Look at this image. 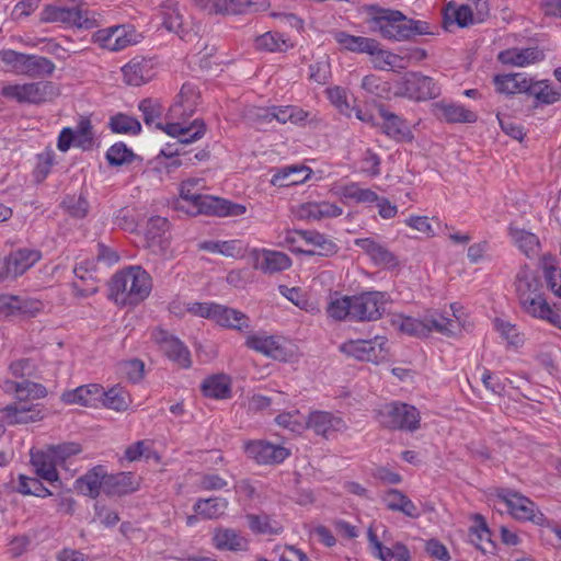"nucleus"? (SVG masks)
Listing matches in <instances>:
<instances>
[{
    "mask_svg": "<svg viewBox=\"0 0 561 561\" xmlns=\"http://www.w3.org/2000/svg\"><path fill=\"white\" fill-rule=\"evenodd\" d=\"M201 183L198 179L183 181L180 187V197L175 201L174 207L190 216L201 214L214 215L220 217H237L245 213L244 205L232 203L230 201L203 195L196 186Z\"/></svg>",
    "mask_w": 561,
    "mask_h": 561,
    "instance_id": "nucleus-1",
    "label": "nucleus"
},
{
    "mask_svg": "<svg viewBox=\"0 0 561 561\" xmlns=\"http://www.w3.org/2000/svg\"><path fill=\"white\" fill-rule=\"evenodd\" d=\"M151 288L150 275L141 266H129L112 277L110 298L121 306H135L149 296Z\"/></svg>",
    "mask_w": 561,
    "mask_h": 561,
    "instance_id": "nucleus-2",
    "label": "nucleus"
},
{
    "mask_svg": "<svg viewBox=\"0 0 561 561\" xmlns=\"http://www.w3.org/2000/svg\"><path fill=\"white\" fill-rule=\"evenodd\" d=\"M369 27L383 38L393 41H405L416 35L432 34L427 22L409 19L400 11L392 10H380L369 21Z\"/></svg>",
    "mask_w": 561,
    "mask_h": 561,
    "instance_id": "nucleus-3",
    "label": "nucleus"
},
{
    "mask_svg": "<svg viewBox=\"0 0 561 561\" xmlns=\"http://www.w3.org/2000/svg\"><path fill=\"white\" fill-rule=\"evenodd\" d=\"M378 422L388 430L415 432L420 428V411L411 404L393 401L377 411Z\"/></svg>",
    "mask_w": 561,
    "mask_h": 561,
    "instance_id": "nucleus-4",
    "label": "nucleus"
},
{
    "mask_svg": "<svg viewBox=\"0 0 561 561\" xmlns=\"http://www.w3.org/2000/svg\"><path fill=\"white\" fill-rule=\"evenodd\" d=\"M1 94L19 103L41 104L59 95V89L50 81H36L23 84H7Z\"/></svg>",
    "mask_w": 561,
    "mask_h": 561,
    "instance_id": "nucleus-5",
    "label": "nucleus"
},
{
    "mask_svg": "<svg viewBox=\"0 0 561 561\" xmlns=\"http://www.w3.org/2000/svg\"><path fill=\"white\" fill-rule=\"evenodd\" d=\"M439 87L430 77L416 72L407 73L394 84V95L415 101H426L438 96Z\"/></svg>",
    "mask_w": 561,
    "mask_h": 561,
    "instance_id": "nucleus-6",
    "label": "nucleus"
},
{
    "mask_svg": "<svg viewBox=\"0 0 561 561\" xmlns=\"http://www.w3.org/2000/svg\"><path fill=\"white\" fill-rule=\"evenodd\" d=\"M46 22H60L71 24L79 28L90 30L96 26V19L92 12L82 4L48 5L43 12Z\"/></svg>",
    "mask_w": 561,
    "mask_h": 561,
    "instance_id": "nucleus-7",
    "label": "nucleus"
},
{
    "mask_svg": "<svg viewBox=\"0 0 561 561\" xmlns=\"http://www.w3.org/2000/svg\"><path fill=\"white\" fill-rule=\"evenodd\" d=\"M386 339L348 340L339 346L341 353L357 360L378 363L387 357Z\"/></svg>",
    "mask_w": 561,
    "mask_h": 561,
    "instance_id": "nucleus-8",
    "label": "nucleus"
},
{
    "mask_svg": "<svg viewBox=\"0 0 561 561\" xmlns=\"http://www.w3.org/2000/svg\"><path fill=\"white\" fill-rule=\"evenodd\" d=\"M386 296L380 291H367L352 296V319L376 321L385 311Z\"/></svg>",
    "mask_w": 561,
    "mask_h": 561,
    "instance_id": "nucleus-9",
    "label": "nucleus"
},
{
    "mask_svg": "<svg viewBox=\"0 0 561 561\" xmlns=\"http://www.w3.org/2000/svg\"><path fill=\"white\" fill-rule=\"evenodd\" d=\"M306 426L308 430L313 431L316 435L325 439L348 430L346 421L340 414L320 410H314L309 413L306 420Z\"/></svg>",
    "mask_w": 561,
    "mask_h": 561,
    "instance_id": "nucleus-10",
    "label": "nucleus"
},
{
    "mask_svg": "<svg viewBox=\"0 0 561 561\" xmlns=\"http://www.w3.org/2000/svg\"><path fill=\"white\" fill-rule=\"evenodd\" d=\"M90 150L94 145V134L91 121L81 117L76 129L65 127L58 137L57 147L60 151L66 152L71 146Z\"/></svg>",
    "mask_w": 561,
    "mask_h": 561,
    "instance_id": "nucleus-11",
    "label": "nucleus"
},
{
    "mask_svg": "<svg viewBox=\"0 0 561 561\" xmlns=\"http://www.w3.org/2000/svg\"><path fill=\"white\" fill-rule=\"evenodd\" d=\"M499 499L505 503L512 516L519 520H531L541 524L545 519L541 512H537L536 505L528 497L506 490L499 494Z\"/></svg>",
    "mask_w": 561,
    "mask_h": 561,
    "instance_id": "nucleus-12",
    "label": "nucleus"
},
{
    "mask_svg": "<svg viewBox=\"0 0 561 561\" xmlns=\"http://www.w3.org/2000/svg\"><path fill=\"white\" fill-rule=\"evenodd\" d=\"M247 456L260 465H277L289 457V449L267 440H249L244 444Z\"/></svg>",
    "mask_w": 561,
    "mask_h": 561,
    "instance_id": "nucleus-13",
    "label": "nucleus"
},
{
    "mask_svg": "<svg viewBox=\"0 0 561 561\" xmlns=\"http://www.w3.org/2000/svg\"><path fill=\"white\" fill-rule=\"evenodd\" d=\"M41 259L36 250L20 249L0 261V280L16 278L32 267Z\"/></svg>",
    "mask_w": 561,
    "mask_h": 561,
    "instance_id": "nucleus-14",
    "label": "nucleus"
},
{
    "mask_svg": "<svg viewBox=\"0 0 561 561\" xmlns=\"http://www.w3.org/2000/svg\"><path fill=\"white\" fill-rule=\"evenodd\" d=\"M152 336L169 359L183 368L192 365L190 351L176 336L162 329H157Z\"/></svg>",
    "mask_w": 561,
    "mask_h": 561,
    "instance_id": "nucleus-15",
    "label": "nucleus"
},
{
    "mask_svg": "<svg viewBox=\"0 0 561 561\" xmlns=\"http://www.w3.org/2000/svg\"><path fill=\"white\" fill-rule=\"evenodd\" d=\"M382 123L378 124L381 131L398 142H411L414 138L408 123L390 112L383 104L377 106Z\"/></svg>",
    "mask_w": 561,
    "mask_h": 561,
    "instance_id": "nucleus-16",
    "label": "nucleus"
},
{
    "mask_svg": "<svg viewBox=\"0 0 561 561\" xmlns=\"http://www.w3.org/2000/svg\"><path fill=\"white\" fill-rule=\"evenodd\" d=\"M201 93L191 83H184L169 110L170 118L185 121L190 118L199 104Z\"/></svg>",
    "mask_w": 561,
    "mask_h": 561,
    "instance_id": "nucleus-17",
    "label": "nucleus"
},
{
    "mask_svg": "<svg viewBox=\"0 0 561 561\" xmlns=\"http://www.w3.org/2000/svg\"><path fill=\"white\" fill-rule=\"evenodd\" d=\"M245 345L276 360H287L290 356L282 337L254 334L247 337Z\"/></svg>",
    "mask_w": 561,
    "mask_h": 561,
    "instance_id": "nucleus-18",
    "label": "nucleus"
},
{
    "mask_svg": "<svg viewBox=\"0 0 561 561\" xmlns=\"http://www.w3.org/2000/svg\"><path fill=\"white\" fill-rule=\"evenodd\" d=\"M434 115L449 124H472L478 121V115L463 105L453 102H436L432 105Z\"/></svg>",
    "mask_w": 561,
    "mask_h": 561,
    "instance_id": "nucleus-19",
    "label": "nucleus"
},
{
    "mask_svg": "<svg viewBox=\"0 0 561 561\" xmlns=\"http://www.w3.org/2000/svg\"><path fill=\"white\" fill-rule=\"evenodd\" d=\"M124 81L128 85L139 87L154 77L153 64L144 57L133 58L122 68Z\"/></svg>",
    "mask_w": 561,
    "mask_h": 561,
    "instance_id": "nucleus-20",
    "label": "nucleus"
},
{
    "mask_svg": "<svg viewBox=\"0 0 561 561\" xmlns=\"http://www.w3.org/2000/svg\"><path fill=\"white\" fill-rule=\"evenodd\" d=\"M514 287L518 301L526 299L531 295L539 294L543 290V286L538 273L530 268L527 264L520 266L516 273Z\"/></svg>",
    "mask_w": 561,
    "mask_h": 561,
    "instance_id": "nucleus-21",
    "label": "nucleus"
},
{
    "mask_svg": "<svg viewBox=\"0 0 561 561\" xmlns=\"http://www.w3.org/2000/svg\"><path fill=\"white\" fill-rule=\"evenodd\" d=\"M0 419L8 424L30 423L42 419L41 411L26 401H19L0 410Z\"/></svg>",
    "mask_w": 561,
    "mask_h": 561,
    "instance_id": "nucleus-22",
    "label": "nucleus"
},
{
    "mask_svg": "<svg viewBox=\"0 0 561 561\" xmlns=\"http://www.w3.org/2000/svg\"><path fill=\"white\" fill-rule=\"evenodd\" d=\"M139 489V481L131 472L106 474L103 481V493L108 496H123Z\"/></svg>",
    "mask_w": 561,
    "mask_h": 561,
    "instance_id": "nucleus-23",
    "label": "nucleus"
},
{
    "mask_svg": "<svg viewBox=\"0 0 561 561\" xmlns=\"http://www.w3.org/2000/svg\"><path fill=\"white\" fill-rule=\"evenodd\" d=\"M102 387L96 383L80 386L62 393L61 400L66 404L94 407L101 400Z\"/></svg>",
    "mask_w": 561,
    "mask_h": 561,
    "instance_id": "nucleus-24",
    "label": "nucleus"
},
{
    "mask_svg": "<svg viewBox=\"0 0 561 561\" xmlns=\"http://www.w3.org/2000/svg\"><path fill=\"white\" fill-rule=\"evenodd\" d=\"M355 244L359 247L367 255H369V257L377 265H383L388 267H396L398 265L396 255L386 247L376 242L374 239H356Z\"/></svg>",
    "mask_w": 561,
    "mask_h": 561,
    "instance_id": "nucleus-25",
    "label": "nucleus"
},
{
    "mask_svg": "<svg viewBox=\"0 0 561 561\" xmlns=\"http://www.w3.org/2000/svg\"><path fill=\"white\" fill-rule=\"evenodd\" d=\"M332 35L336 43L351 51L367 53L370 55L380 51L378 42L373 38L354 36L342 31H335Z\"/></svg>",
    "mask_w": 561,
    "mask_h": 561,
    "instance_id": "nucleus-26",
    "label": "nucleus"
},
{
    "mask_svg": "<svg viewBox=\"0 0 561 561\" xmlns=\"http://www.w3.org/2000/svg\"><path fill=\"white\" fill-rule=\"evenodd\" d=\"M290 257L283 253L272 250H263L256 257L255 268L265 274H274L289 268Z\"/></svg>",
    "mask_w": 561,
    "mask_h": 561,
    "instance_id": "nucleus-27",
    "label": "nucleus"
},
{
    "mask_svg": "<svg viewBox=\"0 0 561 561\" xmlns=\"http://www.w3.org/2000/svg\"><path fill=\"white\" fill-rule=\"evenodd\" d=\"M103 481L105 470L102 466H96L76 480V489L83 495L95 499L103 491Z\"/></svg>",
    "mask_w": 561,
    "mask_h": 561,
    "instance_id": "nucleus-28",
    "label": "nucleus"
},
{
    "mask_svg": "<svg viewBox=\"0 0 561 561\" xmlns=\"http://www.w3.org/2000/svg\"><path fill=\"white\" fill-rule=\"evenodd\" d=\"M311 174V170L305 165H290L278 170L271 180L273 185L284 187L305 182Z\"/></svg>",
    "mask_w": 561,
    "mask_h": 561,
    "instance_id": "nucleus-29",
    "label": "nucleus"
},
{
    "mask_svg": "<svg viewBox=\"0 0 561 561\" xmlns=\"http://www.w3.org/2000/svg\"><path fill=\"white\" fill-rule=\"evenodd\" d=\"M214 545L219 550L240 551L247 548V540L232 528L219 527L214 530Z\"/></svg>",
    "mask_w": 561,
    "mask_h": 561,
    "instance_id": "nucleus-30",
    "label": "nucleus"
},
{
    "mask_svg": "<svg viewBox=\"0 0 561 561\" xmlns=\"http://www.w3.org/2000/svg\"><path fill=\"white\" fill-rule=\"evenodd\" d=\"M342 208L329 202L306 203L299 208V217L304 219L320 220L323 218H333L342 215Z\"/></svg>",
    "mask_w": 561,
    "mask_h": 561,
    "instance_id": "nucleus-31",
    "label": "nucleus"
},
{
    "mask_svg": "<svg viewBox=\"0 0 561 561\" xmlns=\"http://www.w3.org/2000/svg\"><path fill=\"white\" fill-rule=\"evenodd\" d=\"M383 501L388 510L393 512H401L408 517L417 518L420 516V512L415 504L401 491L397 489H390Z\"/></svg>",
    "mask_w": 561,
    "mask_h": 561,
    "instance_id": "nucleus-32",
    "label": "nucleus"
},
{
    "mask_svg": "<svg viewBox=\"0 0 561 561\" xmlns=\"http://www.w3.org/2000/svg\"><path fill=\"white\" fill-rule=\"evenodd\" d=\"M453 310V318L445 317L440 313H431L425 316V323H427L428 334L435 331L446 336L456 335V329L458 328V318L456 316L455 305L450 306Z\"/></svg>",
    "mask_w": 561,
    "mask_h": 561,
    "instance_id": "nucleus-33",
    "label": "nucleus"
},
{
    "mask_svg": "<svg viewBox=\"0 0 561 561\" xmlns=\"http://www.w3.org/2000/svg\"><path fill=\"white\" fill-rule=\"evenodd\" d=\"M31 462L41 479L50 483L58 481L59 477L56 469L58 465L46 450L33 453L31 455Z\"/></svg>",
    "mask_w": 561,
    "mask_h": 561,
    "instance_id": "nucleus-34",
    "label": "nucleus"
},
{
    "mask_svg": "<svg viewBox=\"0 0 561 561\" xmlns=\"http://www.w3.org/2000/svg\"><path fill=\"white\" fill-rule=\"evenodd\" d=\"M55 64L43 56L25 54L22 73L31 78H42L53 75Z\"/></svg>",
    "mask_w": 561,
    "mask_h": 561,
    "instance_id": "nucleus-35",
    "label": "nucleus"
},
{
    "mask_svg": "<svg viewBox=\"0 0 561 561\" xmlns=\"http://www.w3.org/2000/svg\"><path fill=\"white\" fill-rule=\"evenodd\" d=\"M543 55L538 48L508 49L500 53L499 60L505 65L526 66L542 59Z\"/></svg>",
    "mask_w": 561,
    "mask_h": 561,
    "instance_id": "nucleus-36",
    "label": "nucleus"
},
{
    "mask_svg": "<svg viewBox=\"0 0 561 561\" xmlns=\"http://www.w3.org/2000/svg\"><path fill=\"white\" fill-rule=\"evenodd\" d=\"M254 46L261 51L284 53L294 45L277 32H266L255 38Z\"/></svg>",
    "mask_w": 561,
    "mask_h": 561,
    "instance_id": "nucleus-37",
    "label": "nucleus"
},
{
    "mask_svg": "<svg viewBox=\"0 0 561 561\" xmlns=\"http://www.w3.org/2000/svg\"><path fill=\"white\" fill-rule=\"evenodd\" d=\"M510 236L526 256L534 257L539 253L540 242L536 234L524 229L511 227Z\"/></svg>",
    "mask_w": 561,
    "mask_h": 561,
    "instance_id": "nucleus-38",
    "label": "nucleus"
},
{
    "mask_svg": "<svg viewBox=\"0 0 561 561\" xmlns=\"http://www.w3.org/2000/svg\"><path fill=\"white\" fill-rule=\"evenodd\" d=\"M529 78L522 73L495 76L494 83L500 93H526Z\"/></svg>",
    "mask_w": 561,
    "mask_h": 561,
    "instance_id": "nucleus-39",
    "label": "nucleus"
},
{
    "mask_svg": "<svg viewBox=\"0 0 561 561\" xmlns=\"http://www.w3.org/2000/svg\"><path fill=\"white\" fill-rule=\"evenodd\" d=\"M519 305L525 313L540 320L549 318L550 310L552 309L545 298L543 290L520 300Z\"/></svg>",
    "mask_w": 561,
    "mask_h": 561,
    "instance_id": "nucleus-40",
    "label": "nucleus"
},
{
    "mask_svg": "<svg viewBox=\"0 0 561 561\" xmlns=\"http://www.w3.org/2000/svg\"><path fill=\"white\" fill-rule=\"evenodd\" d=\"M215 321L222 327L236 330L249 327L248 317L244 313L220 305L215 309Z\"/></svg>",
    "mask_w": 561,
    "mask_h": 561,
    "instance_id": "nucleus-41",
    "label": "nucleus"
},
{
    "mask_svg": "<svg viewBox=\"0 0 561 561\" xmlns=\"http://www.w3.org/2000/svg\"><path fill=\"white\" fill-rule=\"evenodd\" d=\"M526 93L534 96L540 104H553L560 100L561 93L556 91L548 81H533L529 78Z\"/></svg>",
    "mask_w": 561,
    "mask_h": 561,
    "instance_id": "nucleus-42",
    "label": "nucleus"
},
{
    "mask_svg": "<svg viewBox=\"0 0 561 561\" xmlns=\"http://www.w3.org/2000/svg\"><path fill=\"white\" fill-rule=\"evenodd\" d=\"M228 504V500L224 497L201 499L195 503L194 511L204 518H219L225 514Z\"/></svg>",
    "mask_w": 561,
    "mask_h": 561,
    "instance_id": "nucleus-43",
    "label": "nucleus"
},
{
    "mask_svg": "<svg viewBox=\"0 0 561 561\" xmlns=\"http://www.w3.org/2000/svg\"><path fill=\"white\" fill-rule=\"evenodd\" d=\"M204 396L214 399H225L230 394V381L226 375H215L205 379L202 385Z\"/></svg>",
    "mask_w": 561,
    "mask_h": 561,
    "instance_id": "nucleus-44",
    "label": "nucleus"
},
{
    "mask_svg": "<svg viewBox=\"0 0 561 561\" xmlns=\"http://www.w3.org/2000/svg\"><path fill=\"white\" fill-rule=\"evenodd\" d=\"M163 25L170 32L178 34L180 37L185 35L183 18L179 10L178 3L167 1L163 4Z\"/></svg>",
    "mask_w": 561,
    "mask_h": 561,
    "instance_id": "nucleus-45",
    "label": "nucleus"
},
{
    "mask_svg": "<svg viewBox=\"0 0 561 561\" xmlns=\"http://www.w3.org/2000/svg\"><path fill=\"white\" fill-rule=\"evenodd\" d=\"M101 400L104 407L118 412L126 411L130 403L129 396L121 387H113L106 392L102 390Z\"/></svg>",
    "mask_w": 561,
    "mask_h": 561,
    "instance_id": "nucleus-46",
    "label": "nucleus"
},
{
    "mask_svg": "<svg viewBox=\"0 0 561 561\" xmlns=\"http://www.w3.org/2000/svg\"><path fill=\"white\" fill-rule=\"evenodd\" d=\"M444 19L445 22H456L460 27L477 23L473 10L465 4L456 8L449 3L445 10Z\"/></svg>",
    "mask_w": 561,
    "mask_h": 561,
    "instance_id": "nucleus-47",
    "label": "nucleus"
},
{
    "mask_svg": "<svg viewBox=\"0 0 561 561\" xmlns=\"http://www.w3.org/2000/svg\"><path fill=\"white\" fill-rule=\"evenodd\" d=\"M249 528L256 534H279L282 527L277 523H272V519L266 514L255 515L248 514L245 516Z\"/></svg>",
    "mask_w": 561,
    "mask_h": 561,
    "instance_id": "nucleus-48",
    "label": "nucleus"
},
{
    "mask_svg": "<svg viewBox=\"0 0 561 561\" xmlns=\"http://www.w3.org/2000/svg\"><path fill=\"white\" fill-rule=\"evenodd\" d=\"M477 525L470 528V541L474 543L481 551L486 552L489 547L484 545V542L492 547V541L490 539V530L484 518L481 515L476 516Z\"/></svg>",
    "mask_w": 561,
    "mask_h": 561,
    "instance_id": "nucleus-49",
    "label": "nucleus"
},
{
    "mask_svg": "<svg viewBox=\"0 0 561 561\" xmlns=\"http://www.w3.org/2000/svg\"><path fill=\"white\" fill-rule=\"evenodd\" d=\"M112 131L117 134H133L136 135L141 130V125L138 119L125 115L117 114L110 121Z\"/></svg>",
    "mask_w": 561,
    "mask_h": 561,
    "instance_id": "nucleus-50",
    "label": "nucleus"
},
{
    "mask_svg": "<svg viewBox=\"0 0 561 561\" xmlns=\"http://www.w3.org/2000/svg\"><path fill=\"white\" fill-rule=\"evenodd\" d=\"M341 196L345 199H352L357 203H374L378 201V195L369 188H360L357 184L351 183L342 187Z\"/></svg>",
    "mask_w": 561,
    "mask_h": 561,
    "instance_id": "nucleus-51",
    "label": "nucleus"
},
{
    "mask_svg": "<svg viewBox=\"0 0 561 561\" xmlns=\"http://www.w3.org/2000/svg\"><path fill=\"white\" fill-rule=\"evenodd\" d=\"M106 159L111 165H123L131 163L136 154L124 142H116L107 150Z\"/></svg>",
    "mask_w": 561,
    "mask_h": 561,
    "instance_id": "nucleus-52",
    "label": "nucleus"
},
{
    "mask_svg": "<svg viewBox=\"0 0 561 561\" xmlns=\"http://www.w3.org/2000/svg\"><path fill=\"white\" fill-rule=\"evenodd\" d=\"M61 206L71 217L79 219L84 218L89 213V203L81 194L65 197Z\"/></svg>",
    "mask_w": 561,
    "mask_h": 561,
    "instance_id": "nucleus-53",
    "label": "nucleus"
},
{
    "mask_svg": "<svg viewBox=\"0 0 561 561\" xmlns=\"http://www.w3.org/2000/svg\"><path fill=\"white\" fill-rule=\"evenodd\" d=\"M306 420H307V417H305L299 412V410H294L291 412H285V413L278 414L275 419V422L279 426H282L284 428H288L291 432H301L305 428H307Z\"/></svg>",
    "mask_w": 561,
    "mask_h": 561,
    "instance_id": "nucleus-54",
    "label": "nucleus"
},
{
    "mask_svg": "<svg viewBox=\"0 0 561 561\" xmlns=\"http://www.w3.org/2000/svg\"><path fill=\"white\" fill-rule=\"evenodd\" d=\"M18 491L22 494L35 495L41 497L51 495V492L44 486L39 479L28 478L25 476H20Z\"/></svg>",
    "mask_w": 561,
    "mask_h": 561,
    "instance_id": "nucleus-55",
    "label": "nucleus"
},
{
    "mask_svg": "<svg viewBox=\"0 0 561 561\" xmlns=\"http://www.w3.org/2000/svg\"><path fill=\"white\" fill-rule=\"evenodd\" d=\"M327 312L329 317L335 320H344L346 317L352 319V296H343L331 300Z\"/></svg>",
    "mask_w": 561,
    "mask_h": 561,
    "instance_id": "nucleus-56",
    "label": "nucleus"
},
{
    "mask_svg": "<svg viewBox=\"0 0 561 561\" xmlns=\"http://www.w3.org/2000/svg\"><path fill=\"white\" fill-rule=\"evenodd\" d=\"M9 370L15 378H36L38 367L32 358H20L10 364Z\"/></svg>",
    "mask_w": 561,
    "mask_h": 561,
    "instance_id": "nucleus-57",
    "label": "nucleus"
},
{
    "mask_svg": "<svg viewBox=\"0 0 561 561\" xmlns=\"http://www.w3.org/2000/svg\"><path fill=\"white\" fill-rule=\"evenodd\" d=\"M496 330L501 333V335L508 342V344L519 347L524 344L525 337L524 334L518 331L516 325L496 319L495 321Z\"/></svg>",
    "mask_w": 561,
    "mask_h": 561,
    "instance_id": "nucleus-58",
    "label": "nucleus"
},
{
    "mask_svg": "<svg viewBox=\"0 0 561 561\" xmlns=\"http://www.w3.org/2000/svg\"><path fill=\"white\" fill-rule=\"evenodd\" d=\"M309 78L317 83L324 84L331 77V65L328 56H323L309 67Z\"/></svg>",
    "mask_w": 561,
    "mask_h": 561,
    "instance_id": "nucleus-59",
    "label": "nucleus"
},
{
    "mask_svg": "<svg viewBox=\"0 0 561 561\" xmlns=\"http://www.w3.org/2000/svg\"><path fill=\"white\" fill-rule=\"evenodd\" d=\"M46 451L49 454L51 459L59 466L70 456L77 455L81 451L80 446L75 443L61 444L56 446H49Z\"/></svg>",
    "mask_w": 561,
    "mask_h": 561,
    "instance_id": "nucleus-60",
    "label": "nucleus"
},
{
    "mask_svg": "<svg viewBox=\"0 0 561 561\" xmlns=\"http://www.w3.org/2000/svg\"><path fill=\"white\" fill-rule=\"evenodd\" d=\"M427 323H425V318L423 320L415 319L412 317H405L400 321V330L410 335H414L417 337H423L428 335Z\"/></svg>",
    "mask_w": 561,
    "mask_h": 561,
    "instance_id": "nucleus-61",
    "label": "nucleus"
},
{
    "mask_svg": "<svg viewBox=\"0 0 561 561\" xmlns=\"http://www.w3.org/2000/svg\"><path fill=\"white\" fill-rule=\"evenodd\" d=\"M47 394L46 388L41 383L24 380L19 387V401H27L28 399H39Z\"/></svg>",
    "mask_w": 561,
    "mask_h": 561,
    "instance_id": "nucleus-62",
    "label": "nucleus"
},
{
    "mask_svg": "<svg viewBox=\"0 0 561 561\" xmlns=\"http://www.w3.org/2000/svg\"><path fill=\"white\" fill-rule=\"evenodd\" d=\"M136 43H138V34L133 28L125 25L115 26L114 46H116V51L123 50Z\"/></svg>",
    "mask_w": 561,
    "mask_h": 561,
    "instance_id": "nucleus-63",
    "label": "nucleus"
},
{
    "mask_svg": "<svg viewBox=\"0 0 561 561\" xmlns=\"http://www.w3.org/2000/svg\"><path fill=\"white\" fill-rule=\"evenodd\" d=\"M139 110L144 115V121L147 125H152L158 123L162 115V106L161 104L152 99H145L139 103Z\"/></svg>",
    "mask_w": 561,
    "mask_h": 561,
    "instance_id": "nucleus-64",
    "label": "nucleus"
}]
</instances>
